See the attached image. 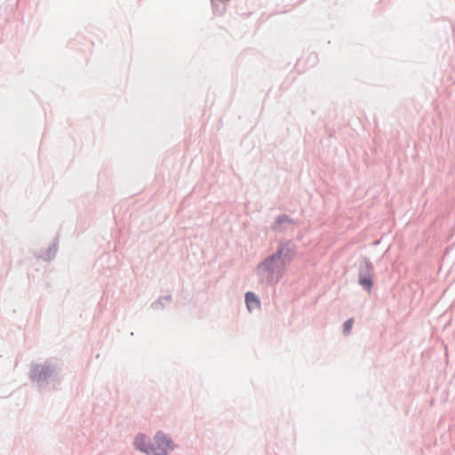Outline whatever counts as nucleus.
<instances>
[{"mask_svg":"<svg viewBox=\"0 0 455 455\" xmlns=\"http://www.w3.org/2000/svg\"><path fill=\"white\" fill-rule=\"evenodd\" d=\"M57 251V243H52L45 251L39 255V258L45 261L52 260L55 257Z\"/></svg>","mask_w":455,"mask_h":455,"instance_id":"nucleus-9","label":"nucleus"},{"mask_svg":"<svg viewBox=\"0 0 455 455\" xmlns=\"http://www.w3.org/2000/svg\"><path fill=\"white\" fill-rule=\"evenodd\" d=\"M29 379L40 392L55 387L61 381V368L56 362L46 360L30 364Z\"/></svg>","mask_w":455,"mask_h":455,"instance_id":"nucleus-1","label":"nucleus"},{"mask_svg":"<svg viewBox=\"0 0 455 455\" xmlns=\"http://www.w3.org/2000/svg\"><path fill=\"white\" fill-rule=\"evenodd\" d=\"M172 300V296L171 295H166L164 297H162L160 298L159 299L154 301L152 304H151V307L155 310H160V309H164V307H165V304L164 302L166 303H170Z\"/></svg>","mask_w":455,"mask_h":455,"instance_id":"nucleus-10","label":"nucleus"},{"mask_svg":"<svg viewBox=\"0 0 455 455\" xmlns=\"http://www.w3.org/2000/svg\"><path fill=\"white\" fill-rule=\"evenodd\" d=\"M374 267L366 257H362L358 261V284L367 292L372 288V274Z\"/></svg>","mask_w":455,"mask_h":455,"instance_id":"nucleus-3","label":"nucleus"},{"mask_svg":"<svg viewBox=\"0 0 455 455\" xmlns=\"http://www.w3.org/2000/svg\"><path fill=\"white\" fill-rule=\"evenodd\" d=\"M133 443L137 450L148 455V452L150 450V443H147L146 436L143 434L137 435L134 439Z\"/></svg>","mask_w":455,"mask_h":455,"instance_id":"nucleus-8","label":"nucleus"},{"mask_svg":"<svg viewBox=\"0 0 455 455\" xmlns=\"http://www.w3.org/2000/svg\"><path fill=\"white\" fill-rule=\"evenodd\" d=\"M245 304L249 312H252L260 307L259 299L252 291H247L245 293Z\"/></svg>","mask_w":455,"mask_h":455,"instance_id":"nucleus-7","label":"nucleus"},{"mask_svg":"<svg viewBox=\"0 0 455 455\" xmlns=\"http://www.w3.org/2000/svg\"><path fill=\"white\" fill-rule=\"evenodd\" d=\"M295 243L291 240H281L277 243L276 251L272 253L287 267L292 260L295 254Z\"/></svg>","mask_w":455,"mask_h":455,"instance_id":"nucleus-5","label":"nucleus"},{"mask_svg":"<svg viewBox=\"0 0 455 455\" xmlns=\"http://www.w3.org/2000/svg\"><path fill=\"white\" fill-rule=\"evenodd\" d=\"M286 267L275 256L264 258L255 268L258 282L263 286H274L283 278Z\"/></svg>","mask_w":455,"mask_h":455,"instance_id":"nucleus-2","label":"nucleus"},{"mask_svg":"<svg viewBox=\"0 0 455 455\" xmlns=\"http://www.w3.org/2000/svg\"><path fill=\"white\" fill-rule=\"evenodd\" d=\"M295 224L296 222L293 219L286 214H281L275 219L272 229L275 232L284 233Z\"/></svg>","mask_w":455,"mask_h":455,"instance_id":"nucleus-6","label":"nucleus"},{"mask_svg":"<svg viewBox=\"0 0 455 455\" xmlns=\"http://www.w3.org/2000/svg\"><path fill=\"white\" fill-rule=\"evenodd\" d=\"M174 450V444L172 438L162 431H158L150 443L148 455H168Z\"/></svg>","mask_w":455,"mask_h":455,"instance_id":"nucleus-4","label":"nucleus"},{"mask_svg":"<svg viewBox=\"0 0 455 455\" xmlns=\"http://www.w3.org/2000/svg\"><path fill=\"white\" fill-rule=\"evenodd\" d=\"M353 323H354L353 318H349L347 321H345V323H343V333L345 335H347L350 332V331L353 327Z\"/></svg>","mask_w":455,"mask_h":455,"instance_id":"nucleus-11","label":"nucleus"}]
</instances>
